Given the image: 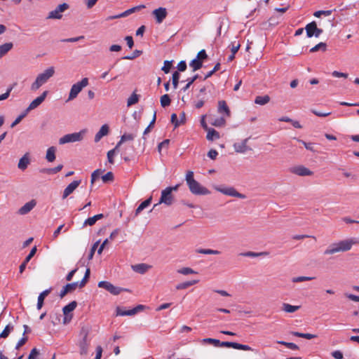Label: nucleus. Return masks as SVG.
<instances>
[{
	"mask_svg": "<svg viewBox=\"0 0 359 359\" xmlns=\"http://www.w3.org/2000/svg\"><path fill=\"white\" fill-rule=\"evenodd\" d=\"M201 343L203 344H211L215 346L233 348L238 349V350L253 351V349L248 345L241 344H238L236 342H231V341L221 342L219 340L212 339V338H205L201 340Z\"/></svg>",
	"mask_w": 359,
	"mask_h": 359,
	"instance_id": "nucleus-1",
	"label": "nucleus"
},
{
	"mask_svg": "<svg viewBox=\"0 0 359 359\" xmlns=\"http://www.w3.org/2000/svg\"><path fill=\"white\" fill-rule=\"evenodd\" d=\"M357 243L353 238L342 240L338 243L330 245L325 250V255H333L339 252H346L351 249L352 246Z\"/></svg>",
	"mask_w": 359,
	"mask_h": 359,
	"instance_id": "nucleus-2",
	"label": "nucleus"
},
{
	"mask_svg": "<svg viewBox=\"0 0 359 359\" xmlns=\"http://www.w3.org/2000/svg\"><path fill=\"white\" fill-rule=\"evenodd\" d=\"M187 184L190 191L195 195H208L210 191L205 187L201 186L199 182L194 178V172L188 171L185 177Z\"/></svg>",
	"mask_w": 359,
	"mask_h": 359,
	"instance_id": "nucleus-3",
	"label": "nucleus"
},
{
	"mask_svg": "<svg viewBox=\"0 0 359 359\" xmlns=\"http://www.w3.org/2000/svg\"><path fill=\"white\" fill-rule=\"evenodd\" d=\"M55 68L50 67L45 69L43 72L39 74L35 81L32 83L30 90L33 92L39 90L43 85L46 83L55 74Z\"/></svg>",
	"mask_w": 359,
	"mask_h": 359,
	"instance_id": "nucleus-4",
	"label": "nucleus"
},
{
	"mask_svg": "<svg viewBox=\"0 0 359 359\" xmlns=\"http://www.w3.org/2000/svg\"><path fill=\"white\" fill-rule=\"evenodd\" d=\"M86 130H82L78 133L67 134L59 139L60 144H65L67 143H73L80 142L83 139Z\"/></svg>",
	"mask_w": 359,
	"mask_h": 359,
	"instance_id": "nucleus-5",
	"label": "nucleus"
},
{
	"mask_svg": "<svg viewBox=\"0 0 359 359\" xmlns=\"http://www.w3.org/2000/svg\"><path fill=\"white\" fill-rule=\"evenodd\" d=\"M88 83V79L83 78L81 81H79L72 85L69 93L67 101L73 100L75 99L79 93L83 90V88L86 87Z\"/></svg>",
	"mask_w": 359,
	"mask_h": 359,
	"instance_id": "nucleus-6",
	"label": "nucleus"
},
{
	"mask_svg": "<svg viewBox=\"0 0 359 359\" xmlns=\"http://www.w3.org/2000/svg\"><path fill=\"white\" fill-rule=\"evenodd\" d=\"M76 302L73 301L63 307L62 312L64 314V318L62 323L64 325L68 324L72 320V314L71 312H72L76 309Z\"/></svg>",
	"mask_w": 359,
	"mask_h": 359,
	"instance_id": "nucleus-7",
	"label": "nucleus"
},
{
	"mask_svg": "<svg viewBox=\"0 0 359 359\" xmlns=\"http://www.w3.org/2000/svg\"><path fill=\"white\" fill-rule=\"evenodd\" d=\"M305 29L306 32V35L309 38H311L313 36L316 37H319L323 32L322 29L318 28L317 24L315 21L307 24L305 27Z\"/></svg>",
	"mask_w": 359,
	"mask_h": 359,
	"instance_id": "nucleus-8",
	"label": "nucleus"
},
{
	"mask_svg": "<svg viewBox=\"0 0 359 359\" xmlns=\"http://www.w3.org/2000/svg\"><path fill=\"white\" fill-rule=\"evenodd\" d=\"M69 5L66 3L58 5L56 8L48 13L47 19H61L62 13L68 9Z\"/></svg>",
	"mask_w": 359,
	"mask_h": 359,
	"instance_id": "nucleus-9",
	"label": "nucleus"
},
{
	"mask_svg": "<svg viewBox=\"0 0 359 359\" xmlns=\"http://www.w3.org/2000/svg\"><path fill=\"white\" fill-rule=\"evenodd\" d=\"M215 189L226 196H233V197H237L239 198H245V196L244 194H242L239 192H238L235 188L233 187H216Z\"/></svg>",
	"mask_w": 359,
	"mask_h": 359,
	"instance_id": "nucleus-10",
	"label": "nucleus"
},
{
	"mask_svg": "<svg viewBox=\"0 0 359 359\" xmlns=\"http://www.w3.org/2000/svg\"><path fill=\"white\" fill-rule=\"evenodd\" d=\"M174 202V196L170 189H165L161 191L159 203H163L168 206L171 205Z\"/></svg>",
	"mask_w": 359,
	"mask_h": 359,
	"instance_id": "nucleus-11",
	"label": "nucleus"
},
{
	"mask_svg": "<svg viewBox=\"0 0 359 359\" xmlns=\"http://www.w3.org/2000/svg\"><path fill=\"white\" fill-rule=\"evenodd\" d=\"M98 287L103 288L114 295L118 294L122 290V288L114 286L113 284L108 281H100L98 283Z\"/></svg>",
	"mask_w": 359,
	"mask_h": 359,
	"instance_id": "nucleus-12",
	"label": "nucleus"
},
{
	"mask_svg": "<svg viewBox=\"0 0 359 359\" xmlns=\"http://www.w3.org/2000/svg\"><path fill=\"white\" fill-rule=\"evenodd\" d=\"M48 94V91L45 90L42 93V94L35 98L29 105V107L25 109L27 113L28 114L29 111L36 109L46 99V96Z\"/></svg>",
	"mask_w": 359,
	"mask_h": 359,
	"instance_id": "nucleus-13",
	"label": "nucleus"
},
{
	"mask_svg": "<svg viewBox=\"0 0 359 359\" xmlns=\"http://www.w3.org/2000/svg\"><path fill=\"white\" fill-rule=\"evenodd\" d=\"M145 306L142 304L137 305L136 307L133 308V309H130L128 311H123L120 307L116 308V316H133L136 314L137 313L142 311L144 310Z\"/></svg>",
	"mask_w": 359,
	"mask_h": 359,
	"instance_id": "nucleus-14",
	"label": "nucleus"
},
{
	"mask_svg": "<svg viewBox=\"0 0 359 359\" xmlns=\"http://www.w3.org/2000/svg\"><path fill=\"white\" fill-rule=\"evenodd\" d=\"M217 112L226 118L231 116V111L225 100L218 101Z\"/></svg>",
	"mask_w": 359,
	"mask_h": 359,
	"instance_id": "nucleus-15",
	"label": "nucleus"
},
{
	"mask_svg": "<svg viewBox=\"0 0 359 359\" xmlns=\"http://www.w3.org/2000/svg\"><path fill=\"white\" fill-rule=\"evenodd\" d=\"M152 13L158 24L161 23L168 15L166 8L163 7L154 10Z\"/></svg>",
	"mask_w": 359,
	"mask_h": 359,
	"instance_id": "nucleus-16",
	"label": "nucleus"
},
{
	"mask_svg": "<svg viewBox=\"0 0 359 359\" xmlns=\"http://www.w3.org/2000/svg\"><path fill=\"white\" fill-rule=\"evenodd\" d=\"M248 141V138H246L241 141V142H236L233 144V149L237 153H245L248 151L251 150V149L247 145Z\"/></svg>",
	"mask_w": 359,
	"mask_h": 359,
	"instance_id": "nucleus-17",
	"label": "nucleus"
},
{
	"mask_svg": "<svg viewBox=\"0 0 359 359\" xmlns=\"http://www.w3.org/2000/svg\"><path fill=\"white\" fill-rule=\"evenodd\" d=\"M81 181V180H74L71 182L64 190L62 194V198H66L68 196H69L72 193H73L75 189L80 185Z\"/></svg>",
	"mask_w": 359,
	"mask_h": 359,
	"instance_id": "nucleus-18",
	"label": "nucleus"
},
{
	"mask_svg": "<svg viewBox=\"0 0 359 359\" xmlns=\"http://www.w3.org/2000/svg\"><path fill=\"white\" fill-rule=\"evenodd\" d=\"M88 333L86 332L83 337V339L79 342V349L81 355H86L89 346V342L88 341Z\"/></svg>",
	"mask_w": 359,
	"mask_h": 359,
	"instance_id": "nucleus-19",
	"label": "nucleus"
},
{
	"mask_svg": "<svg viewBox=\"0 0 359 359\" xmlns=\"http://www.w3.org/2000/svg\"><path fill=\"white\" fill-rule=\"evenodd\" d=\"M292 172L299 176H310L313 174L311 170L303 165L295 167Z\"/></svg>",
	"mask_w": 359,
	"mask_h": 359,
	"instance_id": "nucleus-20",
	"label": "nucleus"
},
{
	"mask_svg": "<svg viewBox=\"0 0 359 359\" xmlns=\"http://www.w3.org/2000/svg\"><path fill=\"white\" fill-rule=\"evenodd\" d=\"M36 205V202L34 200H32L27 203H26L23 206H22L19 210L18 213L20 215H26L29 212H30Z\"/></svg>",
	"mask_w": 359,
	"mask_h": 359,
	"instance_id": "nucleus-21",
	"label": "nucleus"
},
{
	"mask_svg": "<svg viewBox=\"0 0 359 359\" xmlns=\"http://www.w3.org/2000/svg\"><path fill=\"white\" fill-rule=\"evenodd\" d=\"M109 132V128L108 125L104 124L101 126L100 130L96 133L95 136V142H98L104 136L107 135Z\"/></svg>",
	"mask_w": 359,
	"mask_h": 359,
	"instance_id": "nucleus-22",
	"label": "nucleus"
},
{
	"mask_svg": "<svg viewBox=\"0 0 359 359\" xmlns=\"http://www.w3.org/2000/svg\"><path fill=\"white\" fill-rule=\"evenodd\" d=\"M78 287V283H72L67 284L63 289L60 291V298H63L67 293L73 292Z\"/></svg>",
	"mask_w": 359,
	"mask_h": 359,
	"instance_id": "nucleus-23",
	"label": "nucleus"
},
{
	"mask_svg": "<svg viewBox=\"0 0 359 359\" xmlns=\"http://www.w3.org/2000/svg\"><path fill=\"white\" fill-rule=\"evenodd\" d=\"M51 290L52 288L50 287L49 289L45 290L39 294L37 301V309L39 310L42 308L45 298L50 293Z\"/></svg>",
	"mask_w": 359,
	"mask_h": 359,
	"instance_id": "nucleus-24",
	"label": "nucleus"
},
{
	"mask_svg": "<svg viewBox=\"0 0 359 359\" xmlns=\"http://www.w3.org/2000/svg\"><path fill=\"white\" fill-rule=\"evenodd\" d=\"M103 217H104L103 214H98V215H94L93 217H89L84 221L83 226H93L96 223V222L97 220L101 219Z\"/></svg>",
	"mask_w": 359,
	"mask_h": 359,
	"instance_id": "nucleus-25",
	"label": "nucleus"
},
{
	"mask_svg": "<svg viewBox=\"0 0 359 359\" xmlns=\"http://www.w3.org/2000/svg\"><path fill=\"white\" fill-rule=\"evenodd\" d=\"M132 268L134 271L143 274L149 270L150 266L146 264H137L132 266Z\"/></svg>",
	"mask_w": 359,
	"mask_h": 359,
	"instance_id": "nucleus-26",
	"label": "nucleus"
},
{
	"mask_svg": "<svg viewBox=\"0 0 359 359\" xmlns=\"http://www.w3.org/2000/svg\"><path fill=\"white\" fill-rule=\"evenodd\" d=\"M29 164V158L28 154H25L19 161L18 167L19 169L24 170Z\"/></svg>",
	"mask_w": 359,
	"mask_h": 359,
	"instance_id": "nucleus-27",
	"label": "nucleus"
},
{
	"mask_svg": "<svg viewBox=\"0 0 359 359\" xmlns=\"http://www.w3.org/2000/svg\"><path fill=\"white\" fill-rule=\"evenodd\" d=\"M210 123L215 127H224L226 125V117L223 115L220 117L212 118Z\"/></svg>",
	"mask_w": 359,
	"mask_h": 359,
	"instance_id": "nucleus-28",
	"label": "nucleus"
},
{
	"mask_svg": "<svg viewBox=\"0 0 359 359\" xmlns=\"http://www.w3.org/2000/svg\"><path fill=\"white\" fill-rule=\"evenodd\" d=\"M13 44L11 42L6 43L0 46V58L7 54L12 48Z\"/></svg>",
	"mask_w": 359,
	"mask_h": 359,
	"instance_id": "nucleus-29",
	"label": "nucleus"
},
{
	"mask_svg": "<svg viewBox=\"0 0 359 359\" xmlns=\"http://www.w3.org/2000/svg\"><path fill=\"white\" fill-rule=\"evenodd\" d=\"M269 253L268 252H255L252 251H248L246 252L240 253L239 255L248 257H258L261 256H267L269 255Z\"/></svg>",
	"mask_w": 359,
	"mask_h": 359,
	"instance_id": "nucleus-30",
	"label": "nucleus"
},
{
	"mask_svg": "<svg viewBox=\"0 0 359 359\" xmlns=\"http://www.w3.org/2000/svg\"><path fill=\"white\" fill-rule=\"evenodd\" d=\"M208 133L206 135V138L209 141H213L214 140H217L219 138V133L215 130L214 128H209L207 130Z\"/></svg>",
	"mask_w": 359,
	"mask_h": 359,
	"instance_id": "nucleus-31",
	"label": "nucleus"
},
{
	"mask_svg": "<svg viewBox=\"0 0 359 359\" xmlns=\"http://www.w3.org/2000/svg\"><path fill=\"white\" fill-rule=\"evenodd\" d=\"M56 148L50 147L47 149L46 158L48 162H53L55 160Z\"/></svg>",
	"mask_w": 359,
	"mask_h": 359,
	"instance_id": "nucleus-32",
	"label": "nucleus"
},
{
	"mask_svg": "<svg viewBox=\"0 0 359 359\" xmlns=\"http://www.w3.org/2000/svg\"><path fill=\"white\" fill-rule=\"evenodd\" d=\"M300 308V306H293L287 303H283L282 306V309L286 313H294L298 311Z\"/></svg>",
	"mask_w": 359,
	"mask_h": 359,
	"instance_id": "nucleus-33",
	"label": "nucleus"
},
{
	"mask_svg": "<svg viewBox=\"0 0 359 359\" xmlns=\"http://www.w3.org/2000/svg\"><path fill=\"white\" fill-rule=\"evenodd\" d=\"M151 200L152 198L151 196L144 201H143L142 203H141L135 210V215H139L144 209L147 208L150 205Z\"/></svg>",
	"mask_w": 359,
	"mask_h": 359,
	"instance_id": "nucleus-34",
	"label": "nucleus"
},
{
	"mask_svg": "<svg viewBox=\"0 0 359 359\" xmlns=\"http://www.w3.org/2000/svg\"><path fill=\"white\" fill-rule=\"evenodd\" d=\"M198 282H199L198 280H194L181 283L176 285V289L177 290H184L191 285H194L198 283Z\"/></svg>",
	"mask_w": 359,
	"mask_h": 359,
	"instance_id": "nucleus-35",
	"label": "nucleus"
},
{
	"mask_svg": "<svg viewBox=\"0 0 359 359\" xmlns=\"http://www.w3.org/2000/svg\"><path fill=\"white\" fill-rule=\"evenodd\" d=\"M270 101L269 95L257 96L255 100V103L259 105H264Z\"/></svg>",
	"mask_w": 359,
	"mask_h": 359,
	"instance_id": "nucleus-36",
	"label": "nucleus"
},
{
	"mask_svg": "<svg viewBox=\"0 0 359 359\" xmlns=\"http://www.w3.org/2000/svg\"><path fill=\"white\" fill-rule=\"evenodd\" d=\"M137 136V130L133 133H125L121 137V142L123 143L126 141H132Z\"/></svg>",
	"mask_w": 359,
	"mask_h": 359,
	"instance_id": "nucleus-37",
	"label": "nucleus"
},
{
	"mask_svg": "<svg viewBox=\"0 0 359 359\" xmlns=\"http://www.w3.org/2000/svg\"><path fill=\"white\" fill-rule=\"evenodd\" d=\"M292 335L298 337L304 338L306 339H312L316 338L317 336L316 334H310V333H301L298 332H292Z\"/></svg>",
	"mask_w": 359,
	"mask_h": 359,
	"instance_id": "nucleus-38",
	"label": "nucleus"
},
{
	"mask_svg": "<svg viewBox=\"0 0 359 359\" xmlns=\"http://www.w3.org/2000/svg\"><path fill=\"white\" fill-rule=\"evenodd\" d=\"M189 66L193 69V71L195 72L202 67L203 62L198 59L195 58L189 63Z\"/></svg>",
	"mask_w": 359,
	"mask_h": 359,
	"instance_id": "nucleus-39",
	"label": "nucleus"
},
{
	"mask_svg": "<svg viewBox=\"0 0 359 359\" xmlns=\"http://www.w3.org/2000/svg\"><path fill=\"white\" fill-rule=\"evenodd\" d=\"M13 330V326L11 324L7 325L2 332L0 334L1 338H6L11 332Z\"/></svg>",
	"mask_w": 359,
	"mask_h": 359,
	"instance_id": "nucleus-40",
	"label": "nucleus"
},
{
	"mask_svg": "<svg viewBox=\"0 0 359 359\" xmlns=\"http://www.w3.org/2000/svg\"><path fill=\"white\" fill-rule=\"evenodd\" d=\"M326 48H327V45H326L325 43L320 42L319 43H318L317 45H316L313 48H311L310 49V52L314 53V52L318 51L319 50H322L323 51H325L326 50Z\"/></svg>",
	"mask_w": 359,
	"mask_h": 359,
	"instance_id": "nucleus-41",
	"label": "nucleus"
},
{
	"mask_svg": "<svg viewBox=\"0 0 359 359\" xmlns=\"http://www.w3.org/2000/svg\"><path fill=\"white\" fill-rule=\"evenodd\" d=\"M161 104L163 107H168L170 104L171 100L168 94H165L161 97Z\"/></svg>",
	"mask_w": 359,
	"mask_h": 359,
	"instance_id": "nucleus-42",
	"label": "nucleus"
},
{
	"mask_svg": "<svg viewBox=\"0 0 359 359\" xmlns=\"http://www.w3.org/2000/svg\"><path fill=\"white\" fill-rule=\"evenodd\" d=\"M62 168H63V165L62 164H60L53 168L42 170L41 172H46L48 174H55V173L60 172L62 169Z\"/></svg>",
	"mask_w": 359,
	"mask_h": 359,
	"instance_id": "nucleus-43",
	"label": "nucleus"
},
{
	"mask_svg": "<svg viewBox=\"0 0 359 359\" xmlns=\"http://www.w3.org/2000/svg\"><path fill=\"white\" fill-rule=\"evenodd\" d=\"M132 14L130 9H128L127 11L118 14V15H112V16H109L107 18V20H114V19H116V18H124V17H126L129 15Z\"/></svg>",
	"mask_w": 359,
	"mask_h": 359,
	"instance_id": "nucleus-44",
	"label": "nucleus"
},
{
	"mask_svg": "<svg viewBox=\"0 0 359 359\" xmlns=\"http://www.w3.org/2000/svg\"><path fill=\"white\" fill-rule=\"evenodd\" d=\"M132 14L130 9H128L127 11L118 14V15H112V16H109L107 18V20H114V19H116V18H124V17H126L129 15Z\"/></svg>",
	"mask_w": 359,
	"mask_h": 359,
	"instance_id": "nucleus-45",
	"label": "nucleus"
},
{
	"mask_svg": "<svg viewBox=\"0 0 359 359\" xmlns=\"http://www.w3.org/2000/svg\"><path fill=\"white\" fill-rule=\"evenodd\" d=\"M177 273L182 275H189L192 273H197L195 271H194L191 268L189 267H183L177 270Z\"/></svg>",
	"mask_w": 359,
	"mask_h": 359,
	"instance_id": "nucleus-46",
	"label": "nucleus"
},
{
	"mask_svg": "<svg viewBox=\"0 0 359 359\" xmlns=\"http://www.w3.org/2000/svg\"><path fill=\"white\" fill-rule=\"evenodd\" d=\"M278 344H282L285 346H286L287 348H290L292 350H298L299 348V346L294 344V343H292V342H286V341H278Z\"/></svg>",
	"mask_w": 359,
	"mask_h": 359,
	"instance_id": "nucleus-47",
	"label": "nucleus"
},
{
	"mask_svg": "<svg viewBox=\"0 0 359 359\" xmlns=\"http://www.w3.org/2000/svg\"><path fill=\"white\" fill-rule=\"evenodd\" d=\"M198 253L203 255H219L220 252L218 250L211 249H200L198 250Z\"/></svg>",
	"mask_w": 359,
	"mask_h": 359,
	"instance_id": "nucleus-48",
	"label": "nucleus"
},
{
	"mask_svg": "<svg viewBox=\"0 0 359 359\" xmlns=\"http://www.w3.org/2000/svg\"><path fill=\"white\" fill-rule=\"evenodd\" d=\"M180 73L178 72H175L172 74V86L175 89H176L178 86L179 79H180Z\"/></svg>",
	"mask_w": 359,
	"mask_h": 359,
	"instance_id": "nucleus-49",
	"label": "nucleus"
},
{
	"mask_svg": "<svg viewBox=\"0 0 359 359\" xmlns=\"http://www.w3.org/2000/svg\"><path fill=\"white\" fill-rule=\"evenodd\" d=\"M138 102V96L135 93H133L130 97L128 99L127 104L128 106H131L136 104Z\"/></svg>",
	"mask_w": 359,
	"mask_h": 359,
	"instance_id": "nucleus-50",
	"label": "nucleus"
},
{
	"mask_svg": "<svg viewBox=\"0 0 359 359\" xmlns=\"http://www.w3.org/2000/svg\"><path fill=\"white\" fill-rule=\"evenodd\" d=\"M315 277H310V276H298L295 277L292 279V282L294 283H299V282H303V281H308L313 280Z\"/></svg>",
	"mask_w": 359,
	"mask_h": 359,
	"instance_id": "nucleus-51",
	"label": "nucleus"
},
{
	"mask_svg": "<svg viewBox=\"0 0 359 359\" xmlns=\"http://www.w3.org/2000/svg\"><path fill=\"white\" fill-rule=\"evenodd\" d=\"M27 113L26 111H25L23 113H22L18 117L15 118V120L11 123V127L14 128L15 126H17L20 122L27 116Z\"/></svg>",
	"mask_w": 359,
	"mask_h": 359,
	"instance_id": "nucleus-52",
	"label": "nucleus"
},
{
	"mask_svg": "<svg viewBox=\"0 0 359 359\" xmlns=\"http://www.w3.org/2000/svg\"><path fill=\"white\" fill-rule=\"evenodd\" d=\"M172 65V61L165 60V61H164L163 66L161 69L165 74H168L170 72Z\"/></svg>",
	"mask_w": 359,
	"mask_h": 359,
	"instance_id": "nucleus-53",
	"label": "nucleus"
},
{
	"mask_svg": "<svg viewBox=\"0 0 359 359\" xmlns=\"http://www.w3.org/2000/svg\"><path fill=\"white\" fill-rule=\"evenodd\" d=\"M219 69H220V63L218 62L215 65L214 68L211 71H210L209 72L207 73V74L205 76L203 79L205 80V79H208L209 77L212 76L213 75V74L215 72H216L217 71L219 70Z\"/></svg>",
	"mask_w": 359,
	"mask_h": 359,
	"instance_id": "nucleus-54",
	"label": "nucleus"
},
{
	"mask_svg": "<svg viewBox=\"0 0 359 359\" xmlns=\"http://www.w3.org/2000/svg\"><path fill=\"white\" fill-rule=\"evenodd\" d=\"M198 78V75L196 74L193 77L188 79L187 85L183 88V90L186 91L189 89L191 85Z\"/></svg>",
	"mask_w": 359,
	"mask_h": 359,
	"instance_id": "nucleus-55",
	"label": "nucleus"
},
{
	"mask_svg": "<svg viewBox=\"0 0 359 359\" xmlns=\"http://www.w3.org/2000/svg\"><path fill=\"white\" fill-rule=\"evenodd\" d=\"M103 182L106 183L114 180V175L111 172H108L102 177Z\"/></svg>",
	"mask_w": 359,
	"mask_h": 359,
	"instance_id": "nucleus-56",
	"label": "nucleus"
},
{
	"mask_svg": "<svg viewBox=\"0 0 359 359\" xmlns=\"http://www.w3.org/2000/svg\"><path fill=\"white\" fill-rule=\"evenodd\" d=\"M299 142L302 143L306 149L309 150V151H311L313 152H316L314 148H313V144L312 143H306V142L302 140H299V139H297V138H295Z\"/></svg>",
	"mask_w": 359,
	"mask_h": 359,
	"instance_id": "nucleus-57",
	"label": "nucleus"
},
{
	"mask_svg": "<svg viewBox=\"0 0 359 359\" xmlns=\"http://www.w3.org/2000/svg\"><path fill=\"white\" fill-rule=\"evenodd\" d=\"M142 53L141 50H135L131 55H127L123 57L124 60H133L138 56H140Z\"/></svg>",
	"mask_w": 359,
	"mask_h": 359,
	"instance_id": "nucleus-58",
	"label": "nucleus"
},
{
	"mask_svg": "<svg viewBox=\"0 0 359 359\" xmlns=\"http://www.w3.org/2000/svg\"><path fill=\"white\" fill-rule=\"evenodd\" d=\"M231 51L232 53L236 54L240 48L241 44L239 42L233 41L231 44Z\"/></svg>",
	"mask_w": 359,
	"mask_h": 359,
	"instance_id": "nucleus-59",
	"label": "nucleus"
},
{
	"mask_svg": "<svg viewBox=\"0 0 359 359\" xmlns=\"http://www.w3.org/2000/svg\"><path fill=\"white\" fill-rule=\"evenodd\" d=\"M36 247L34 246V248H32V249L31 250V251L29 252V255L26 257V258L25 259V263H28L30 259L34 256V255L36 254Z\"/></svg>",
	"mask_w": 359,
	"mask_h": 359,
	"instance_id": "nucleus-60",
	"label": "nucleus"
},
{
	"mask_svg": "<svg viewBox=\"0 0 359 359\" xmlns=\"http://www.w3.org/2000/svg\"><path fill=\"white\" fill-rule=\"evenodd\" d=\"M98 245H99V241L95 242L93 245V246H92V248L90 249V253L88 255V259L89 260L93 259V257L94 256V254H95V252L97 248L98 247Z\"/></svg>",
	"mask_w": 359,
	"mask_h": 359,
	"instance_id": "nucleus-61",
	"label": "nucleus"
},
{
	"mask_svg": "<svg viewBox=\"0 0 359 359\" xmlns=\"http://www.w3.org/2000/svg\"><path fill=\"white\" fill-rule=\"evenodd\" d=\"M208 57V55L204 49L200 50L196 56V59H198L200 61H202Z\"/></svg>",
	"mask_w": 359,
	"mask_h": 359,
	"instance_id": "nucleus-62",
	"label": "nucleus"
},
{
	"mask_svg": "<svg viewBox=\"0 0 359 359\" xmlns=\"http://www.w3.org/2000/svg\"><path fill=\"white\" fill-rule=\"evenodd\" d=\"M170 143V140H163V142H161L158 145V151L159 153L161 152V149L165 147V148H168V144Z\"/></svg>",
	"mask_w": 359,
	"mask_h": 359,
	"instance_id": "nucleus-63",
	"label": "nucleus"
},
{
	"mask_svg": "<svg viewBox=\"0 0 359 359\" xmlns=\"http://www.w3.org/2000/svg\"><path fill=\"white\" fill-rule=\"evenodd\" d=\"M39 351L36 348H34L32 349L27 359H36V357L39 355Z\"/></svg>",
	"mask_w": 359,
	"mask_h": 359,
	"instance_id": "nucleus-64",
	"label": "nucleus"
}]
</instances>
